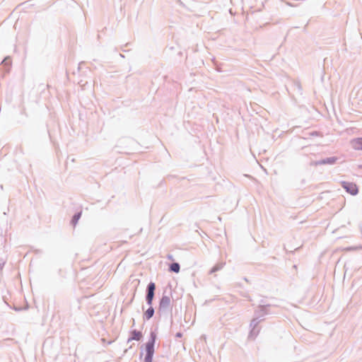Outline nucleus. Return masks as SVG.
I'll return each instance as SVG.
<instances>
[{"mask_svg": "<svg viewBox=\"0 0 362 362\" xmlns=\"http://www.w3.org/2000/svg\"><path fill=\"white\" fill-rule=\"evenodd\" d=\"M264 300H261V301H260V304H264Z\"/></svg>", "mask_w": 362, "mask_h": 362, "instance_id": "17", "label": "nucleus"}, {"mask_svg": "<svg viewBox=\"0 0 362 362\" xmlns=\"http://www.w3.org/2000/svg\"><path fill=\"white\" fill-rule=\"evenodd\" d=\"M226 265L225 262H220L216 263L209 271V274H212L218 271L221 270L223 267Z\"/></svg>", "mask_w": 362, "mask_h": 362, "instance_id": "8", "label": "nucleus"}, {"mask_svg": "<svg viewBox=\"0 0 362 362\" xmlns=\"http://www.w3.org/2000/svg\"><path fill=\"white\" fill-rule=\"evenodd\" d=\"M132 321H133V326L135 324V320L134 319H132Z\"/></svg>", "mask_w": 362, "mask_h": 362, "instance_id": "18", "label": "nucleus"}, {"mask_svg": "<svg viewBox=\"0 0 362 362\" xmlns=\"http://www.w3.org/2000/svg\"><path fill=\"white\" fill-rule=\"evenodd\" d=\"M182 337V333L181 332H177L176 334H175V337L177 338H181Z\"/></svg>", "mask_w": 362, "mask_h": 362, "instance_id": "15", "label": "nucleus"}, {"mask_svg": "<svg viewBox=\"0 0 362 362\" xmlns=\"http://www.w3.org/2000/svg\"><path fill=\"white\" fill-rule=\"evenodd\" d=\"M81 215V213H78V214H75V215L73 216V218H72V220H71V223L72 225H76V224L77 223V222H78V219L80 218Z\"/></svg>", "mask_w": 362, "mask_h": 362, "instance_id": "12", "label": "nucleus"}, {"mask_svg": "<svg viewBox=\"0 0 362 362\" xmlns=\"http://www.w3.org/2000/svg\"><path fill=\"white\" fill-rule=\"evenodd\" d=\"M156 284L154 282H149L148 284L146 286V302L148 305H149V308L145 311L143 315L144 320H149L151 317H153L155 310L152 306L153 300L155 296V291H156Z\"/></svg>", "mask_w": 362, "mask_h": 362, "instance_id": "2", "label": "nucleus"}, {"mask_svg": "<svg viewBox=\"0 0 362 362\" xmlns=\"http://www.w3.org/2000/svg\"><path fill=\"white\" fill-rule=\"evenodd\" d=\"M142 231V228L139 230V233H141Z\"/></svg>", "mask_w": 362, "mask_h": 362, "instance_id": "20", "label": "nucleus"}, {"mask_svg": "<svg viewBox=\"0 0 362 362\" xmlns=\"http://www.w3.org/2000/svg\"><path fill=\"white\" fill-rule=\"evenodd\" d=\"M157 339V334L154 331H151L148 341L144 344L146 354L144 362H153L155 353V344Z\"/></svg>", "mask_w": 362, "mask_h": 362, "instance_id": "3", "label": "nucleus"}, {"mask_svg": "<svg viewBox=\"0 0 362 362\" xmlns=\"http://www.w3.org/2000/svg\"><path fill=\"white\" fill-rule=\"evenodd\" d=\"M341 185L347 192L350 193L352 195H356L358 192V187L354 182L344 181L341 182Z\"/></svg>", "mask_w": 362, "mask_h": 362, "instance_id": "5", "label": "nucleus"}, {"mask_svg": "<svg viewBox=\"0 0 362 362\" xmlns=\"http://www.w3.org/2000/svg\"><path fill=\"white\" fill-rule=\"evenodd\" d=\"M244 280H245V281H248V280H247V279L246 277H245V278H244Z\"/></svg>", "mask_w": 362, "mask_h": 362, "instance_id": "19", "label": "nucleus"}, {"mask_svg": "<svg viewBox=\"0 0 362 362\" xmlns=\"http://www.w3.org/2000/svg\"><path fill=\"white\" fill-rule=\"evenodd\" d=\"M143 335L141 331L133 329L130 331V336L127 339V343H129L130 341L135 340V341H140L142 338Z\"/></svg>", "mask_w": 362, "mask_h": 362, "instance_id": "6", "label": "nucleus"}, {"mask_svg": "<svg viewBox=\"0 0 362 362\" xmlns=\"http://www.w3.org/2000/svg\"><path fill=\"white\" fill-rule=\"evenodd\" d=\"M271 304H259L257 308L254 312V317L250 322V327L251 330L249 334V338L255 339L259 332L258 327L259 323L264 320L265 315H271L272 313L270 311Z\"/></svg>", "mask_w": 362, "mask_h": 362, "instance_id": "1", "label": "nucleus"}, {"mask_svg": "<svg viewBox=\"0 0 362 362\" xmlns=\"http://www.w3.org/2000/svg\"><path fill=\"white\" fill-rule=\"evenodd\" d=\"M142 356H143V352H141V353H140L139 358H141Z\"/></svg>", "mask_w": 362, "mask_h": 362, "instance_id": "16", "label": "nucleus"}, {"mask_svg": "<svg viewBox=\"0 0 362 362\" xmlns=\"http://www.w3.org/2000/svg\"><path fill=\"white\" fill-rule=\"evenodd\" d=\"M5 264H6L5 261H1L0 260V272H1V270L3 269Z\"/></svg>", "mask_w": 362, "mask_h": 362, "instance_id": "13", "label": "nucleus"}, {"mask_svg": "<svg viewBox=\"0 0 362 362\" xmlns=\"http://www.w3.org/2000/svg\"><path fill=\"white\" fill-rule=\"evenodd\" d=\"M167 257V259H169V260H172V261H173V260H174V259H173V256L172 255H170V254H168V255H167V257Z\"/></svg>", "mask_w": 362, "mask_h": 362, "instance_id": "14", "label": "nucleus"}, {"mask_svg": "<svg viewBox=\"0 0 362 362\" xmlns=\"http://www.w3.org/2000/svg\"><path fill=\"white\" fill-rule=\"evenodd\" d=\"M351 145L355 150H362V137L352 139L351 141Z\"/></svg>", "mask_w": 362, "mask_h": 362, "instance_id": "7", "label": "nucleus"}, {"mask_svg": "<svg viewBox=\"0 0 362 362\" xmlns=\"http://www.w3.org/2000/svg\"><path fill=\"white\" fill-rule=\"evenodd\" d=\"M170 298L166 295H163L159 301V307L158 313L161 315L162 313L168 310L170 306Z\"/></svg>", "mask_w": 362, "mask_h": 362, "instance_id": "4", "label": "nucleus"}, {"mask_svg": "<svg viewBox=\"0 0 362 362\" xmlns=\"http://www.w3.org/2000/svg\"><path fill=\"white\" fill-rule=\"evenodd\" d=\"M169 272L174 273H179L180 270V265L178 262H173L169 265Z\"/></svg>", "mask_w": 362, "mask_h": 362, "instance_id": "9", "label": "nucleus"}, {"mask_svg": "<svg viewBox=\"0 0 362 362\" xmlns=\"http://www.w3.org/2000/svg\"><path fill=\"white\" fill-rule=\"evenodd\" d=\"M337 160V157H330V158H327L325 159L322 160L321 161H320V164L332 165V164L335 163Z\"/></svg>", "mask_w": 362, "mask_h": 362, "instance_id": "10", "label": "nucleus"}, {"mask_svg": "<svg viewBox=\"0 0 362 362\" xmlns=\"http://www.w3.org/2000/svg\"><path fill=\"white\" fill-rule=\"evenodd\" d=\"M358 250H362V245L350 246V247H344L342 249L343 251H346V252L356 251Z\"/></svg>", "mask_w": 362, "mask_h": 362, "instance_id": "11", "label": "nucleus"}, {"mask_svg": "<svg viewBox=\"0 0 362 362\" xmlns=\"http://www.w3.org/2000/svg\"><path fill=\"white\" fill-rule=\"evenodd\" d=\"M359 168L362 169V165H359Z\"/></svg>", "mask_w": 362, "mask_h": 362, "instance_id": "21", "label": "nucleus"}]
</instances>
